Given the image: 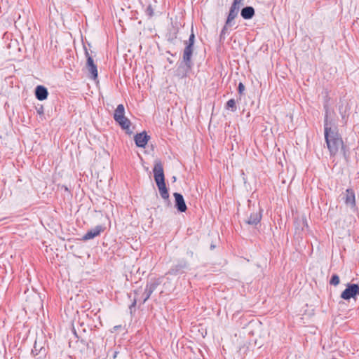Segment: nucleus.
<instances>
[{"label":"nucleus","instance_id":"1","mask_svg":"<svg viewBox=\"0 0 359 359\" xmlns=\"http://www.w3.org/2000/svg\"><path fill=\"white\" fill-rule=\"evenodd\" d=\"M325 139L332 156L335 155L340 147H343L342 139L338 133L332 129L331 123L328 121L327 111H326L324 121Z\"/></svg>","mask_w":359,"mask_h":359},{"label":"nucleus","instance_id":"11","mask_svg":"<svg viewBox=\"0 0 359 359\" xmlns=\"http://www.w3.org/2000/svg\"><path fill=\"white\" fill-rule=\"evenodd\" d=\"M103 231L104 227L100 225L96 226L95 228L87 231V233L83 236V240L88 241L93 239L95 237L99 236Z\"/></svg>","mask_w":359,"mask_h":359},{"label":"nucleus","instance_id":"25","mask_svg":"<svg viewBox=\"0 0 359 359\" xmlns=\"http://www.w3.org/2000/svg\"><path fill=\"white\" fill-rule=\"evenodd\" d=\"M38 112L39 114L42 113L43 112V107H41V109L39 110H38Z\"/></svg>","mask_w":359,"mask_h":359},{"label":"nucleus","instance_id":"5","mask_svg":"<svg viewBox=\"0 0 359 359\" xmlns=\"http://www.w3.org/2000/svg\"><path fill=\"white\" fill-rule=\"evenodd\" d=\"M359 294V286L357 284H348L346 288L341 292V298L348 300Z\"/></svg>","mask_w":359,"mask_h":359},{"label":"nucleus","instance_id":"7","mask_svg":"<svg viewBox=\"0 0 359 359\" xmlns=\"http://www.w3.org/2000/svg\"><path fill=\"white\" fill-rule=\"evenodd\" d=\"M154 180L157 184L165 183V177L163 172V165L161 161H157L155 162L154 168Z\"/></svg>","mask_w":359,"mask_h":359},{"label":"nucleus","instance_id":"18","mask_svg":"<svg viewBox=\"0 0 359 359\" xmlns=\"http://www.w3.org/2000/svg\"><path fill=\"white\" fill-rule=\"evenodd\" d=\"M226 109H230L231 111L234 112L236 111V104L234 99H230L226 104Z\"/></svg>","mask_w":359,"mask_h":359},{"label":"nucleus","instance_id":"24","mask_svg":"<svg viewBox=\"0 0 359 359\" xmlns=\"http://www.w3.org/2000/svg\"><path fill=\"white\" fill-rule=\"evenodd\" d=\"M299 222L301 224H302L304 226H307V225L306 224V221H305L304 219H302V220H299Z\"/></svg>","mask_w":359,"mask_h":359},{"label":"nucleus","instance_id":"6","mask_svg":"<svg viewBox=\"0 0 359 359\" xmlns=\"http://www.w3.org/2000/svg\"><path fill=\"white\" fill-rule=\"evenodd\" d=\"M85 55L87 58L86 68L90 74V78L95 80L97 78V66L86 48L85 49Z\"/></svg>","mask_w":359,"mask_h":359},{"label":"nucleus","instance_id":"26","mask_svg":"<svg viewBox=\"0 0 359 359\" xmlns=\"http://www.w3.org/2000/svg\"><path fill=\"white\" fill-rule=\"evenodd\" d=\"M172 271H173V269H172V270L170 271V273H173Z\"/></svg>","mask_w":359,"mask_h":359},{"label":"nucleus","instance_id":"3","mask_svg":"<svg viewBox=\"0 0 359 359\" xmlns=\"http://www.w3.org/2000/svg\"><path fill=\"white\" fill-rule=\"evenodd\" d=\"M114 120L119 124L122 129L126 130L128 133H132L130 130V121L125 116V109L122 104L117 106L114 114Z\"/></svg>","mask_w":359,"mask_h":359},{"label":"nucleus","instance_id":"14","mask_svg":"<svg viewBox=\"0 0 359 359\" xmlns=\"http://www.w3.org/2000/svg\"><path fill=\"white\" fill-rule=\"evenodd\" d=\"M345 203L352 208L355 205V194L351 189H348L346 191Z\"/></svg>","mask_w":359,"mask_h":359},{"label":"nucleus","instance_id":"13","mask_svg":"<svg viewBox=\"0 0 359 359\" xmlns=\"http://www.w3.org/2000/svg\"><path fill=\"white\" fill-rule=\"evenodd\" d=\"M48 95L47 88L43 86H38L35 88V96L39 100H44Z\"/></svg>","mask_w":359,"mask_h":359},{"label":"nucleus","instance_id":"16","mask_svg":"<svg viewBox=\"0 0 359 359\" xmlns=\"http://www.w3.org/2000/svg\"><path fill=\"white\" fill-rule=\"evenodd\" d=\"M239 9L238 8H234L231 6L230 11L226 19V25H231L232 21L235 19L238 13Z\"/></svg>","mask_w":359,"mask_h":359},{"label":"nucleus","instance_id":"22","mask_svg":"<svg viewBox=\"0 0 359 359\" xmlns=\"http://www.w3.org/2000/svg\"><path fill=\"white\" fill-rule=\"evenodd\" d=\"M238 93L240 94L243 93V90H245V86H244V85L242 83H240L238 84Z\"/></svg>","mask_w":359,"mask_h":359},{"label":"nucleus","instance_id":"20","mask_svg":"<svg viewBox=\"0 0 359 359\" xmlns=\"http://www.w3.org/2000/svg\"><path fill=\"white\" fill-rule=\"evenodd\" d=\"M146 13H147V15L149 18H151V17H152V16L154 15V10H153V8H152V7H151V5H149V6L147 8V9H146Z\"/></svg>","mask_w":359,"mask_h":359},{"label":"nucleus","instance_id":"8","mask_svg":"<svg viewBox=\"0 0 359 359\" xmlns=\"http://www.w3.org/2000/svg\"><path fill=\"white\" fill-rule=\"evenodd\" d=\"M193 64L192 63H186L182 62L177 68L175 71V75L178 78L182 79L187 77L188 76L189 72H190Z\"/></svg>","mask_w":359,"mask_h":359},{"label":"nucleus","instance_id":"12","mask_svg":"<svg viewBox=\"0 0 359 359\" xmlns=\"http://www.w3.org/2000/svg\"><path fill=\"white\" fill-rule=\"evenodd\" d=\"M262 218L261 210H258L250 214L246 220V223L250 225H256L259 223Z\"/></svg>","mask_w":359,"mask_h":359},{"label":"nucleus","instance_id":"10","mask_svg":"<svg viewBox=\"0 0 359 359\" xmlns=\"http://www.w3.org/2000/svg\"><path fill=\"white\" fill-rule=\"evenodd\" d=\"M149 138L150 137L147 135L146 132L137 133L134 137L135 144L139 147H144L147 144Z\"/></svg>","mask_w":359,"mask_h":359},{"label":"nucleus","instance_id":"21","mask_svg":"<svg viewBox=\"0 0 359 359\" xmlns=\"http://www.w3.org/2000/svg\"><path fill=\"white\" fill-rule=\"evenodd\" d=\"M242 0H234L231 6L240 9V4Z\"/></svg>","mask_w":359,"mask_h":359},{"label":"nucleus","instance_id":"9","mask_svg":"<svg viewBox=\"0 0 359 359\" xmlns=\"http://www.w3.org/2000/svg\"><path fill=\"white\" fill-rule=\"evenodd\" d=\"M175 198V206L177 210L181 212H184L187 209V205L185 203L183 196L180 193L173 194Z\"/></svg>","mask_w":359,"mask_h":359},{"label":"nucleus","instance_id":"15","mask_svg":"<svg viewBox=\"0 0 359 359\" xmlns=\"http://www.w3.org/2000/svg\"><path fill=\"white\" fill-rule=\"evenodd\" d=\"M241 15L243 18L250 20L255 15V9L252 6H246L241 10Z\"/></svg>","mask_w":359,"mask_h":359},{"label":"nucleus","instance_id":"4","mask_svg":"<svg viewBox=\"0 0 359 359\" xmlns=\"http://www.w3.org/2000/svg\"><path fill=\"white\" fill-rule=\"evenodd\" d=\"M195 41V35L191 27V34L189 36V40L185 41L186 47L183 52V62L186 63H192L191 57L194 50V44Z\"/></svg>","mask_w":359,"mask_h":359},{"label":"nucleus","instance_id":"23","mask_svg":"<svg viewBox=\"0 0 359 359\" xmlns=\"http://www.w3.org/2000/svg\"><path fill=\"white\" fill-rule=\"evenodd\" d=\"M229 25H226V22L225 23V25L224 27L222 28V32H221V36L224 35L226 34V32L227 31V27H229Z\"/></svg>","mask_w":359,"mask_h":359},{"label":"nucleus","instance_id":"19","mask_svg":"<svg viewBox=\"0 0 359 359\" xmlns=\"http://www.w3.org/2000/svg\"><path fill=\"white\" fill-rule=\"evenodd\" d=\"M330 285H337L339 283V277L337 274L332 275L330 280Z\"/></svg>","mask_w":359,"mask_h":359},{"label":"nucleus","instance_id":"2","mask_svg":"<svg viewBox=\"0 0 359 359\" xmlns=\"http://www.w3.org/2000/svg\"><path fill=\"white\" fill-rule=\"evenodd\" d=\"M158 285V283L154 281L147 283L146 287L144 290L142 288H139L135 290L134 302L131 306H135L137 302H140L141 304H144L146 301L150 297L153 292L156 290Z\"/></svg>","mask_w":359,"mask_h":359},{"label":"nucleus","instance_id":"17","mask_svg":"<svg viewBox=\"0 0 359 359\" xmlns=\"http://www.w3.org/2000/svg\"><path fill=\"white\" fill-rule=\"evenodd\" d=\"M157 187L158 188L161 196L163 199H168L169 198V194L168 189L166 188L165 183L157 184Z\"/></svg>","mask_w":359,"mask_h":359}]
</instances>
